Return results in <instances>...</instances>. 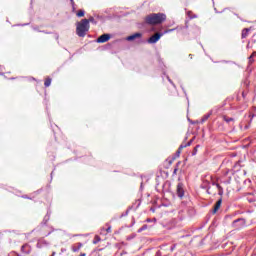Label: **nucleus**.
Listing matches in <instances>:
<instances>
[{"instance_id":"18","label":"nucleus","mask_w":256,"mask_h":256,"mask_svg":"<svg viewBox=\"0 0 256 256\" xmlns=\"http://www.w3.org/2000/svg\"><path fill=\"white\" fill-rule=\"evenodd\" d=\"M101 241V238L99 236H95L93 240V244H98Z\"/></svg>"},{"instance_id":"26","label":"nucleus","mask_w":256,"mask_h":256,"mask_svg":"<svg viewBox=\"0 0 256 256\" xmlns=\"http://www.w3.org/2000/svg\"><path fill=\"white\" fill-rule=\"evenodd\" d=\"M251 55L254 58L256 56V52H253Z\"/></svg>"},{"instance_id":"17","label":"nucleus","mask_w":256,"mask_h":256,"mask_svg":"<svg viewBox=\"0 0 256 256\" xmlns=\"http://www.w3.org/2000/svg\"><path fill=\"white\" fill-rule=\"evenodd\" d=\"M147 228H148V225H147V224L142 225V228H140V229L138 230V233H142V231L147 230Z\"/></svg>"},{"instance_id":"1","label":"nucleus","mask_w":256,"mask_h":256,"mask_svg":"<svg viewBox=\"0 0 256 256\" xmlns=\"http://www.w3.org/2000/svg\"><path fill=\"white\" fill-rule=\"evenodd\" d=\"M167 19V16L161 12L158 14H149L144 18V21L146 25L149 26H156V25H161L163 22H165Z\"/></svg>"},{"instance_id":"3","label":"nucleus","mask_w":256,"mask_h":256,"mask_svg":"<svg viewBox=\"0 0 256 256\" xmlns=\"http://www.w3.org/2000/svg\"><path fill=\"white\" fill-rule=\"evenodd\" d=\"M171 31H173V29L171 30H166L164 33L161 32H156L154 33L153 36H151L150 38H148V43L149 44H155L157 42H159V40L161 39L162 36H164L167 33H170Z\"/></svg>"},{"instance_id":"25","label":"nucleus","mask_w":256,"mask_h":256,"mask_svg":"<svg viewBox=\"0 0 256 256\" xmlns=\"http://www.w3.org/2000/svg\"><path fill=\"white\" fill-rule=\"evenodd\" d=\"M88 21H89V24H90V22H94V18H93V17H90V18L88 19Z\"/></svg>"},{"instance_id":"7","label":"nucleus","mask_w":256,"mask_h":256,"mask_svg":"<svg viewBox=\"0 0 256 256\" xmlns=\"http://www.w3.org/2000/svg\"><path fill=\"white\" fill-rule=\"evenodd\" d=\"M254 30L253 26H250L249 28H245L242 30L241 32V39H247V37L249 36L250 31Z\"/></svg>"},{"instance_id":"27","label":"nucleus","mask_w":256,"mask_h":256,"mask_svg":"<svg viewBox=\"0 0 256 256\" xmlns=\"http://www.w3.org/2000/svg\"><path fill=\"white\" fill-rule=\"evenodd\" d=\"M80 256H87L86 253H80Z\"/></svg>"},{"instance_id":"30","label":"nucleus","mask_w":256,"mask_h":256,"mask_svg":"<svg viewBox=\"0 0 256 256\" xmlns=\"http://www.w3.org/2000/svg\"><path fill=\"white\" fill-rule=\"evenodd\" d=\"M249 201H250V202H253V201H254V199H250Z\"/></svg>"},{"instance_id":"11","label":"nucleus","mask_w":256,"mask_h":256,"mask_svg":"<svg viewBox=\"0 0 256 256\" xmlns=\"http://www.w3.org/2000/svg\"><path fill=\"white\" fill-rule=\"evenodd\" d=\"M82 247H83L82 243H77L72 245L71 249H72V252H79Z\"/></svg>"},{"instance_id":"9","label":"nucleus","mask_w":256,"mask_h":256,"mask_svg":"<svg viewBox=\"0 0 256 256\" xmlns=\"http://www.w3.org/2000/svg\"><path fill=\"white\" fill-rule=\"evenodd\" d=\"M222 203H223L222 198L217 200V202L214 204V208H213V211H212L213 214H217V211L221 208Z\"/></svg>"},{"instance_id":"31","label":"nucleus","mask_w":256,"mask_h":256,"mask_svg":"<svg viewBox=\"0 0 256 256\" xmlns=\"http://www.w3.org/2000/svg\"><path fill=\"white\" fill-rule=\"evenodd\" d=\"M249 128V126H245V129H248Z\"/></svg>"},{"instance_id":"4","label":"nucleus","mask_w":256,"mask_h":256,"mask_svg":"<svg viewBox=\"0 0 256 256\" xmlns=\"http://www.w3.org/2000/svg\"><path fill=\"white\" fill-rule=\"evenodd\" d=\"M247 224L246 219L238 218L232 222V228L236 230H240L241 228L245 227Z\"/></svg>"},{"instance_id":"8","label":"nucleus","mask_w":256,"mask_h":256,"mask_svg":"<svg viewBox=\"0 0 256 256\" xmlns=\"http://www.w3.org/2000/svg\"><path fill=\"white\" fill-rule=\"evenodd\" d=\"M142 33L141 32H136L133 33V35H130L126 38L127 41H135L137 39H141Z\"/></svg>"},{"instance_id":"19","label":"nucleus","mask_w":256,"mask_h":256,"mask_svg":"<svg viewBox=\"0 0 256 256\" xmlns=\"http://www.w3.org/2000/svg\"><path fill=\"white\" fill-rule=\"evenodd\" d=\"M77 16H78V17H83V16H85V11H84V10H79L78 13H77Z\"/></svg>"},{"instance_id":"14","label":"nucleus","mask_w":256,"mask_h":256,"mask_svg":"<svg viewBox=\"0 0 256 256\" xmlns=\"http://www.w3.org/2000/svg\"><path fill=\"white\" fill-rule=\"evenodd\" d=\"M51 82H52V80L50 77L46 78L44 81L45 88H49V86H51Z\"/></svg>"},{"instance_id":"13","label":"nucleus","mask_w":256,"mask_h":256,"mask_svg":"<svg viewBox=\"0 0 256 256\" xmlns=\"http://www.w3.org/2000/svg\"><path fill=\"white\" fill-rule=\"evenodd\" d=\"M222 119H223L224 121H226L227 124H229V123L235 121V119L229 118V116H227V115H223V116H222Z\"/></svg>"},{"instance_id":"6","label":"nucleus","mask_w":256,"mask_h":256,"mask_svg":"<svg viewBox=\"0 0 256 256\" xmlns=\"http://www.w3.org/2000/svg\"><path fill=\"white\" fill-rule=\"evenodd\" d=\"M111 39L109 33H104L102 36L97 38V43H106Z\"/></svg>"},{"instance_id":"29","label":"nucleus","mask_w":256,"mask_h":256,"mask_svg":"<svg viewBox=\"0 0 256 256\" xmlns=\"http://www.w3.org/2000/svg\"><path fill=\"white\" fill-rule=\"evenodd\" d=\"M207 193H208V194H211V192L209 191V189L207 190Z\"/></svg>"},{"instance_id":"5","label":"nucleus","mask_w":256,"mask_h":256,"mask_svg":"<svg viewBox=\"0 0 256 256\" xmlns=\"http://www.w3.org/2000/svg\"><path fill=\"white\" fill-rule=\"evenodd\" d=\"M234 15V12L229 10V9H225L221 12V18L225 19V20H229L231 19V17Z\"/></svg>"},{"instance_id":"21","label":"nucleus","mask_w":256,"mask_h":256,"mask_svg":"<svg viewBox=\"0 0 256 256\" xmlns=\"http://www.w3.org/2000/svg\"><path fill=\"white\" fill-rule=\"evenodd\" d=\"M181 153H182V149H181V147H179L177 152H176L177 157H180Z\"/></svg>"},{"instance_id":"23","label":"nucleus","mask_w":256,"mask_h":256,"mask_svg":"<svg viewBox=\"0 0 256 256\" xmlns=\"http://www.w3.org/2000/svg\"><path fill=\"white\" fill-rule=\"evenodd\" d=\"M107 234H111L112 233V228L111 226H108L106 229Z\"/></svg>"},{"instance_id":"20","label":"nucleus","mask_w":256,"mask_h":256,"mask_svg":"<svg viewBox=\"0 0 256 256\" xmlns=\"http://www.w3.org/2000/svg\"><path fill=\"white\" fill-rule=\"evenodd\" d=\"M181 162H178L176 168L173 170V175H177L178 167L180 166Z\"/></svg>"},{"instance_id":"10","label":"nucleus","mask_w":256,"mask_h":256,"mask_svg":"<svg viewBox=\"0 0 256 256\" xmlns=\"http://www.w3.org/2000/svg\"><path fill=\"white\" fill-rule=\"evenodd\" d=\"M177 195L178 197H180V199H182V197L184 196V189L182 183H178L177 185Z\"/></svg>"},{"instance_id":"22","label":"nucleus","mask_w":256,"mask_h":256,"mask_svg":"<svg viewBox=\"0 0 256 256\" xmlns=\"http://www.w3.org/2000/svg\"><path fill=\"white\" fill-rule=\"evenodd\" d=\"M253 58L254 57L252 55L249 57V64L250 65H252L254 63V59Z\"/></svg>"},{"instance_id":"15","label":"nucleus","mask_w":256,"mask_h":256,"mask_svg":"<svg viewBox=\"0 0 256 256\" xmlns=\"http://www.w3.org/2000/svg\"><path fill=\"white\" fill-rule=\"evenodd\" d=\"M192 144V141H189L187 143H182L179 147H180V150H184V148L188 147V146H191Z\"/></svg>"},{"instance_id":"2","label":"nucleus","mask_w":256,"mask_h":256,"mask_svg":"<svg viewBox=\"0 0 256 256\" xmlns=\"http://www.w3.org/2000/svg\"><path fill=\"white\" fill-rule=\"evenodd\" d=\"M90 29V24L87 18L82 19L77 23L76 33L79 37H85Z\"/></svg>"},{"instance_id":"16","label":"nucleus","mask_w":256,"mask_h":256,"mask_svg":"<svg viewBox=\"0 0 256 256\" xmlns=\"http://www.w3.org/2000/svg\"><path fill=\"white\" fill-rule=\"evenodd\" d=\"M214 186H216L218 188L219 195H223V187L218 183H214Z\"/></svg>"},{"instance_id":"12","label":"nucleus","mask_w":256,"mask_h":256,"mask_svg":"<svg viewBox=\"0 0 256 256\" xmlns=\"http://www.w3.org/2000/svg\"><path fill=\"white\" fill-rule=\"evenodd\" d=\"M27 248H28V250H26ZM21 251H22L24 254L29 255L30 252H31V248H29V245H28V244H24V245L21 247Z\"/></svg>"},{"instance_id":"28","label":"nucleus","mask_w":256,"mask_h":256,"mask_svg":"<svg viewBox=\"0 0 256 256\" xmlns=\"http://www.w3.org/2000/svg\"><path fill=\"white\" fill-rule=\"evenodd\" d=\"M56 255V252H53V254L51 256H55Z\"/></svg>"},{"instance_id":"24","label":"nucleus","mask_w":256,"mask_h":256,"mask_svg":"<svg viewBox=\"0 0 256 256\" xmlns=\"http://www.w3.org/2000/svg\"><path fill=\"white\" fill-rule=\"evenodd\" d=\"M176 248H177V244H175V245H173V246L171 247V251L173 252Z\"/></svg>"}]
</instances>
